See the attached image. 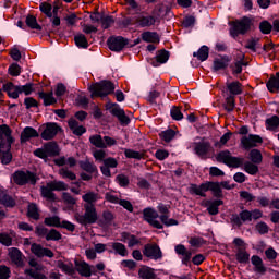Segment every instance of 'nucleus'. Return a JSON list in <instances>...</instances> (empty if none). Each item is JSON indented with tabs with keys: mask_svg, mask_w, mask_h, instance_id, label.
Wrapping results in <instances>:
<instances>
[{
	"mask_svg": "<svg viewBox=\"0 0 279 279\" xmlns=\"http://www.w3.org/2000/svg\"><path fill=\"white\" fill-rule=\"evenodd\" d=\"M160 12H162V7H156L151 14L147 12L137 13L134 16V23L137 27H156L160 25Z\"/></svg>",
	"mask_w": 279,
	"mask_h": 279,
	"instance_id": "f257e3e1",
	"label": "nucleus"
},
{
	"mask_svg": "<svg viewBox=\"0 0 279 279\" xmlns=\"http://www.w3.org/2000/svg\"><path fill=\"white\" fill-rule=\"evenodd\" d=\"M66 189H69V186L62 181L49 182L46 186H41V197H45L49 202H56L53 191H66Z\"/></svg>",
	"mask_w": 279,
	"mask_h": 279,
	"instance_id": "f03ea898",
	"label": "nucleus"
},
{
	"mask_svg": "<svg viewBox=\"0 0 279 279\" xmlns=\"http://www.w3.org/2000/svg\"><path fill=\"white\" fill-rule=\"evenodd\" d=\"M88 90L92 93V97H106V95H110V93L114 92V84L108 81H102L90 85Z\"/></svg>",
	"mask_w": 279,
	"mask_h": 279,
	"instance_id": "7ed1b4c3",
	"label": "nucleus"
},
{
	"mask_svg": "<svg viewBox=\"0 0 279 279\" xmlns=\"http://www.w3.org/2000/svg\"><path fill=\"white\" fill-rule=\"evenodd\" d=\"M217 160L218 162H223L227 167H232L233 169L243 167V162H245V159L241 157H232L228 150L220 151L217 156Z\"/></svg>",
	"mask_w": 279,
	"mask_h": 279,
	"instance_id": "20e7f679",
	"label": "nucleus"
},
{
	"mask_svg": "<svg viewBox=\"0 0 279 279\" xmlns=\"http://www.w3.org/2000/svg\"><path fill=\"white\" fill-rule=\"evenodd\" d=\"M85 214L84 215H76V221L82 226H86L88 223H95L98 219L97 217V209L95 205H84Z\"/></svg>",
	"mask_w": 279,
	"mask_h": 279,
	"instance_id": "39448f33",
	"label": "nucleus"
},
{
	"mask_svg": "<svg viewBox=\"0 0 279 279\" xmlns=\"http://www.w3.org/2000/svg\"><path fill=\"white\" fill-rule=\"evenodd\" d=\"M35 156L37 158H49L51 156H58L60 154V148L58 147V144L53 142H49L43 146V148H38L34 151Z\"/></svg>",
	"mask_w": 279,
	"mask_h": 279,
	"instance_id": "423d86ee",
	"label": "nucleus"
},
{
	"mask_svg": "<svg viewBox=\"0 0 279 279\" xmlns=\"http://www.w3.org/2000/svg\"><path fill=\"white\" fill-rule=\"evenodd\" d=\"M37 180L38 178H36V174L29 171H16L13 174V182L20 186H23L24 184H36Z\"/></svg>",
	"mask_w": 279,
	"mask_h": 279,
	"instance_id": "0eeeda50",
	"label": "nucleus"
},
{
	"mask_svg": "<svg viewBox=\"0 0 279 279\" xmlns=\"http://www.w3.org/2000/svg\"><path fill=\"white\" fill-rule=\"evenodd\" d=\"M144 219L149 223V226H153V228H157V230H162V223L158 221V211L154 208H145L143 210Z\"/></svg>",
	"mask_w": 279,
	"mask_h": 279,
	"instance_id": "6e6552de",
	"label": "nucleus"
},
{
	"mask_svg": "<svg viewBox=\"0 0 279 279\" xmlns=\"http://www.w3.org/2000/svg\"><path fill=\"white\" fill-rule=\"evenodd\" d=\"M107 109L113 117L119 119L120 123H130V118L125 116V111L118 104L108 102Z\"/></svg>",
	"mask_w": 279,
	"mask_h": 279,
	"instance_id": "1a4fd4ad",
	"label": "nucleus"
},
{
	"mask_svg": "<svg viewBox=\"0 0 279 279\" xmlns=\"http://www.w3.org/2000/svg\"><path fill=\"white\" fill-rule=\"evenodd\" d=\"M251 22L250 19L243 17L241 21H238L233 24V27L231 28V35L239 36V34H245L247 29H250Z\"/></svg>",
	"mask_w": 279,
	"mask_h": 279,
	"instance_id": "9d476101",
	"label": "nucleus"
},
{
	"mask_svg": "<svg viewBox=\"0 0 279 279\" xmlns=\"http://www.w3.org/2000/svg\"><path fill=\"white\" fill-rule=\"evenodd\" d=\"M60 126L57 123L50 122L47 123L44 128V131L41 132V138L44 141H51L58 132H60Z\"/></svg>",
	"mask_w": 279,
	"mask_h": 279,
	"instance_id": "9b49d317",
	"label": "nucleus"
},
{
	"mask_svg": "<svg viewBox=\"0 0 279 279\" xmlns=\"http://www.w3.org/2000/svg\"><path fill=\"white\" fill-rule=\"evenodd\" d=\"M259 143H263V138L258 135H244L241 138V145L244 149H252V147H256Z\"/></svg>",
	"mask_w": 279,
	"mask_h": 279,
	"instance_id": "f8f14e48",
	"label": "nucleus"
},
{
	"mask_svg": "<svg viewBox=\"0 0 279 279\" xmlns=\"http://www.w3.org/2000/svg\"><path fill=\"white\" fill-rule=\"evenodd\" d=\"M31 252L37 256V258H44V256H47V258H53V252L49 248L43 247L40 244H32Z\"/></svg>",
	"mask_w": 279,
	"mask_h": 279,
	"instance_id": "ddd939ff",
	"label": "nucleus"
},
{
	"mask_svg": "<svg viewBox=\"0 0 279 279\" xmlns=\"http://www.w3.org/2000/svg\"><path fill=\"white\" fill-rule=\"evenodd\" d=\"M144 256H147V258H151L153 260H158L162 258V251H160L158 245H146Z\"/></svg>",
	"mask_w": 279,
	"mask_h": 279,
	"instance_id": "4468645a",
	"label": "nucleus"
},
{
	"mask_svg": "<svg viewBox=\"0 0 279 279\" xmlns=\"http://www.w3.org/2000/svg\"><path fill=\"white\" fill-rule=\"evenodd\" d=\"M125 45H128V40L123 37H111L108 40V46L111 51H122Z\"/></svg>",
	"mask_w": 279,
	"mask_h": 279,
	"instance_id": "2eb2a0df",
	"label": "nucleus"
},
{
	"mask_svg": "<svg viewBox=\"0 0 279 279\" xmlns=\"http://www.w3.org/2000/svg\"><path fill=\"white\" fill-rule=\"evenodd\" d=\"M158 210L161 214L160 216L161 223H163L165 226H178V220L169 218V216H167V213H169V209L167 208V206L160 204L158 205Z\"/></svg>",
	"mask_w": 279,
	"mask_h": 279,
	"instance_id": "dca6fc26",
	"label": "nucleus"
},
{
	"mask_svg": "<svg viewBox=\"0 0 279 279\" xmlns=\"http://www.w3.org/2000/svg\"><path fill=\"white\" fill-rule=\"evenodd\" d=\"M0 158L2 165H10L12 162V154L10 153V144L1 142L0 144Z\"/></svg>",
	"mask_w": 279,
	"mask_h": 279,
	"instance_id": "f3484780",
	"label": "nucleus"
},
{
	"mask_svg": "<svg viewBox=\"0 0 279 279\" xmlns=\"http://www.w3.org/2000/svg\"><path fill=\"white\" fill-rule=\"evenodd\" d=\"M3 90L11 99H19V95H21V85H14V83L9 82L3 85Z\"/></svg>",
	"mask_w": 279,
	"mask_h": 279,
	"instance_id": "a211bd4d",
	"label": "nucleus"
},
{
	"mask_svg": "<svg viewBox=\"0 0 279 279\" xmlns=\"http://www.w3.org/2000/svg\"><path fill=\"white\" fill-rule=\"evenodd\" d=\"M174 252L181 256V260L183 263V265H187L189 260H191V257L193 256V253L189 250H186V247L182 244H178L174 247Z\"/></svg>",
	"mask_w": 279,
	"mask_h": 279,
	"instance_id": "6ab92c4d",
	"label": "nucleus"
},
{
	"mask_svg": "<svg viewBox=\"0 0 279 279\" xmlns=\"http://www.w3.org/2000/svg\"><path fill=\"white\" fill-rule=\"evenodd\" d=\"M76 271L85 278H90L93 276V266L88 265L86 262H75Z\"/></svg>",
	"mask_w": 279,
	"mask_h": 279,
	"instance_id": "aec40b11",
	"label": "nucleus"
},
{
	"mask_svg": "<svg viewBox=\"0 0 279 279\" xmlns=\"http://www.w3.org/2000/svg\"><path fill=\"white\" fill-rule=\"evenodd\" d=\"M68 125L72 134H75V136H82V134H86V128H84V125H80L77 120L73 118L68 121Z\"/></svg>",
	"mask_w": 279,
	"mask_h": 279,
	"instance_id": "412c9836",
	"label": "nucleus"
},
{
	"mask_svg": "<svg viewBox=\"0 0 279 279\" xmlns=\"http://www.w3.org/2000/svg\"><path fill=\"white\" fill-rule=\"evenodd\" d=\"M38 136L39 134L38 131H36V129L32 126H26L23 129L21 133V143H27L29 138H38Z\"/></svg>",
	"mask_w": 279,
	"mask_h": 279,
	"instance_id": "4be33fe9",
	"label": "nucleus"
},
{
	"mask_svg": "<svg viewBox=\"0 0 279 279\" xmlns=\"http://www.w3.org/2000/svg\"><path fill=\"white\" fill-rule=\"evenodd\" d=\"M187 191L189 193H191V195H198L199 197H206V192L208 191V187L206 186V183H203L201 185L191 184Z\"/></svg>",
	"mask_w": 279,
	"mask_h": 279,
	"instance_id": "5701e85b",
	"label": "nucleus"
},
{
	"mask_svg": "<svg viewBox=\"0 0 279 279\" xmlns=\"http://www.w3.org/2000/svg\"><path fill=\"white\" fill-rule=\"evenodd\" d=\"M9 256L12 260V263H14V265H17V267L23 266V253H21V251L16 247H12L9 250Z\"/></svg>",
	"mask_w": 279,
	"mask_h": 279,
	"instance_id": "b1692460",
	"label": "nucleus"
},
{
	"mask_svg": "<svg viewBox=\"0 0 279 279\" xmlns=\"http://www.w3.org/2000/svg\"><path fill=\"white\" fill-rule=\"evenodd\" d=\"M251 262L252 265H254L257 274H265V271H267V268H265V265L263 264V258H260L258 255H253L251 257Z\"/></svg>",
	"mask_w": 279,
	"mask_h": 279,
	"instance_id": "393cba45",
	"label": "nucleus"
},
{
	"mask_svg": "<svg viewBox=\"0 0 279 279\" xmlns=\"http://www.w3.org/2000/svg\"><path fill=\"white\" fill-rule=\"evenodd\" d=\"M39 99H43L44 106H53L58 100L53 97V92L45 93L40 92Z\"/></svg>",
	"mask_w": 279,
	"mask_h": 279,
	"instance_id": "a878e982",
	"label": "nucleus"
},
{
	"mask_svg": "<svg viewBox=\"0 0 279 279\" xmlns=\"http://www.w3.org/2000/svg\"><path fill=\"white\" fill-rule=\"evenodd\" d=\"M207 191H211L215 197H221V184L219 182H206Z\"/></svg>",
	"mask_w": 279,
	"mask_h": 279,
	"instance_id": "bb28decb",
	"label": "nucleus"
},
{
	"mask_svg": "<svg viewBox=\"0 0 279 279\" xmlns=\"http://www.w3.org/2000/svg\"><path fill=\"white\" fill-rule=\"evenodd\" d=\"M267 88L270 93H278L279 92V72L276 76H272L267 82Z\"/></svg>",
	"mask_w": 279,
	"mask_h": 279,
	"instance_id": "cd10ccee",
	"label": "nucleus"
},
{
	"mask_svg": "<svg viewBox=\"0 0 279 279\" xmlns=\"http://www.w3.org/2000/svg\"><path fill=\"white\" fill-rule=\"evenodd\" d=\"M227 89L230 95H241L243 93V85L239 82L227 83Z\"/></svg>",
	"mask_w": 279,
	"mask_h": 279,
	"instance_id": "c85d7f7f",
	"label": "nucleus"
},
{
	"mask_svg": "<svg viewBox=\"0 0 279 279\" xmlns=\"http://www.w3.org/2000/svg\"><path fill=\"white\" fill-rule=\"evenodd\" d=\"M89 142L94 147H97L98 149H106V145L104 144V137L99 134L92 135L89 137Z\"/></svg>",
	"mask_w": 279,
	"mask_h": 279,
	"instance_id": "c756f323",
	"label": "nucleus"
},
{
	"mask_svg": "<svg viewBox=\"0 0 279 279\" xmlns=\"http://www.w3.org/2000/svg\"><path fill=\"white\" fill-rule=\"evenodd\" d=\"M222 205H223V201L221 199L209 202L208 208H207L209 215H218L219 206H222Z\"/></svg>",
	"mask_w": 279,
	"mask_h": 279,
	"instance_id": "7c9ffc66",
	"label": "nucleus"
},
{
	"mask_svg": "<svg viewBox=\"0 0 279 279\" xmlns=\"http://www.w3.org/2000/svg\"><path fill=\"white\" fill-rule=\"evenodd\" d=\"M142 39L145 43H160V37L158 34L153 33V32H145L142 34Z\"/></svg>",
	"mask_w": 279,
	"mask_h": 279,
	"instance_id": "2f4dec72",
	"label": "nucleus"
},
{
	"mask_svg": "<svg viewBox=\"0 0 279 279\" xmlns=\"http://www.w3.org/2000/svg\"><path fill=\"white\" fill-rule=\"evenodd\" d=\"M208 149H210V144L207 142H201L195 144V153L198 156H204V154L208 153Z\"/></svg>",
	"mask_w": 279,
	"mask_h": 279,
	"instance_id": "473e14b6",
	"label": "nucleus"
},
{
	"mask_svg": "<svg viewBox=\"0 0 279 279\" xmlns=\"http://www.w3.org/2000/svg\"><path fill=\"white\" fill-rule=\"evenodd\" d=\"M75 45L81 49H88V40L84 34H77L74 37Z\"/></svg>",
	"mask_w": 279,
	"mask_h": 279,
	"instance_id": "72a5a7b5",
	"label": "nucleus"
},
{
	"mask_svg": "<svg viewBox=\"0 0 279 279\" xmlns=\"http://www.w3.org/2000/svg\"><path fill=\"white\" fill-rule=\"evenodd\" d=\"M140 277L143 279H154L156 278V272L149 267H143L140 269Z\"/></svg>",
	"mask_w": 279,
	"mask_h": 279,
	"instance_id": "f704fd0d",
	"label": "nucleus"
},
{
	"mask_svg": "<svg viewBox=\"0 0 279 279\" xmlns=\"http://www.w3.org/2000/svg\"><path fill=\"white\" fill-rule=\"evenodd\" d=\"M229 60L227 58H218L214 61V70L215 71H221L222 69H226L229 64Z\"/></svg>",
	"mask_w": 279,
	"mask_h": 279,
	"instance_id": "c9c22d12",
	"label": "nucleus"
},
{
	"mask_svg": "<svg viewBox=\"0 0 279 279\" xmlns=\"http://www.w3.org/2000/svg\"><path fill=\"white\" fill-rule=\"evenodd\" d=\"M267 130H278L279 129V118L278 116H272L266 120Z\"/></svg>",
	"mask_w": 279,
	"mask_h": 279,
	"instance_id": "e433bc0d",
	"label": "nucleus"
},
{
	"mask_svg": "<svg viewBox=\"0 0 279 279\" xmlns=\"http://www.w3.org/2000/svg\"><path fill=\"white\" fill-rule=\"evenodd\" d=\"M193 56L194 58L201 60V62H205V60H208V48L203 46L197 52H194Z\"/></svg>",
	"mask_w": 279,
	"mask_h": 279,
	"instance_id": "4c0bfd02",
	"label": "nucleus"
},
{
	"mask_svg": "<svg viewBox=\"0 0 279 279\" xmlns=\"http://www.w3.org/2000/svg\"><path fill=\"white\" fill-rule=\"evenodd\" d=\"M12 131L9 125H0V138H7L9 143H12Z\"/></svg>",
	"mask_w": 279,
	"mask_h": 279,
	"instance_id": "58836bf2",
	"label": "nucleus"
},
{
	"mask_svg": "<svg viewBox=\"0 0 279 279\" xmlns=\"http://www.w3.org/2000/svg\"><path fill=\"white\" fill-rule=\"evenodd\" d=\"M0 202L3 204V206H7L9 208H12L15 206V202L5 193L1 192L0 194Z\"/></svg>",
	"mask_w": 279,
	"mask_h": 279,
	"instance_id": "ea45409f",
	"label": "nucleus"
},
{
	"mask_svg": "<svg viewBox=\"0 0 279 279\" xmlns=\"http://www.w3.org/2000/svg\"><path fill=\"white\" fill-rule=\"evenodd\" d=\"M57 267H59V269H61V271H64V274H69L70 276L73 275V272H74L73 264H64V262L58 260Z\"/></svg>",
	"mask_w": 279,
	"mask_h": 279,
	"instance_id": "a19ab883",
	"label": "nucleus"
},
{
	"mask_svg": "<svg viewBox=\"0 0 279 279\" xmlns=\"http://www.w3.org/2000/svg\"><path fill=\"white\" fill-rule=\"evenodd\" d=\"M83 202H86L87 205L93 206L97 199H99V196L95 194L94 192H88L85 195L82 196Z\"/></svg>",
	"mask_w": 279,
	"mask_h": 279,
	"instance_id": "79ce46f5",
	"label": "nucleus"
},
{
	"mask_svg": "<svg viewBox=\"0 0 279 279\" xmlns=\"http://www.w3.org/2000/svg\"><path fill=\"white\" fill-rule=\"evenodd\" d=\"M39 10L40 12H43V14H46L48 19H51L53 16V13L51 12V10H53V7L50 3L41 2L39 5Z\"/></svg>",
	"mask_w": 279,
	"mask_h": 279,
	"instance_id": "37998d69",
	"label": "nucleus"
},
{
	"mask_svg": "<svg viewBox=\"0 0 279 279\" xmlns=\"http://www.w3.org/2000/svg\"><path fill=\"white\" fill-rule=\"evenodd\" d=\"M160 138H162V141H166V143H169L171 141H173V138L175 137V131L174 130H166L163 132H161L159 134Z\"/></svg>",
	"mask_w": 279,
	"mask_h": 279,
	"instance_id": "c03bdc74",
	"label": "nucleus"
},
{
	"mask_svg": "<svg viewBox=\"0 0 279 279\" xmlns=\"http://www.w3.org/2000/svg\"><path fill=\"white\" fill-rule=\"evenodd\" d=\"M123 241L124 243H128L129 247H134L135 245H138L140 241L134 235H130L128 233H123Z\"/></svg>",
	"mask_w": 279,
	"mask_h": 279,
	"instance_id": "a18cd8bd",
	"label": "nucleus"
},
{
	"mask_svg": "<svg viewBox=\"0 0 279 279\" xmlns=\"http://www.w3.org/2000/svg\"><path fill=\"white\" fill-rule=\"evenodd\" d=\"M244 171L248 173L250 175H256L258 173V166L246 161L244 162Z\"/></svg>",
	"mask_w": 279,
	"mask_h": 279,
	"instance_id": "49530a36",
	"label": "nucleus"
},
{
	"mask_svg": "<svg viewBox=\"0 0 279 279\" xmlns=\"http://www.w3.org/2000/svg\"><path fill=\"white\" fill-rule=\"evenodd\" d=\"M112 247H113L114 252L117 254H119L120 256H128V248H125V245H123L122 243L114 242L112 244Z\"/></svg>",
	"mask_w": 279,
	"mask_h": 279,
	"instance_id": "de8ad7c7",
	"label": "nucleus"
},
{
	"mask_svg": "<svg viewBox=\"0 0 279 279\" xmlns=\"http://www.w3.org/2000/svg\"><path fill=\"white\" fill-rule=\"evenodd\" d=\"M250 158L255 165H260V162H263V155L258 151V149L251 150Z\"/></svg>",
	"mask_w": 279,
	"mask_h": 279,
	"instance_id": "09e8293b",
	"label": "nucleus"
},
{
	"mask_svg": "<svg viewBox=\"0 0 279 279\" xmlns=\"http://www.w3.org/2000/svg\"><path fill=\"white\" fill-rule=\"evenodd\" d=\"M235 256L238 263H250V255L246 251L239 250Z\"/></svg>",
	"mask_w": 279,
	"mask_h": 279,
	"instance_id": "8fccbe9b",
	"label": "nucleus"
},
{
	"mask_svg": "<svg viewBox=\"0 0 279 279\" xmlns=\"http://www.w3.org/2000/svg\"><path fill=\"white\" fill-rule=\"evenodd\" d=\"M28 217L36 220L39 219L40 214H38V207L36 206V204L28 205Z\"/></svg>",
	"mask_w": 279,
	"mask_h": 279,
	"instance_id": "3c124183",
	"label": "nucleus"
},
{
	"mask_svg": "<svg viewBox=\"0 0 279 279\" xmlns=\"http://www.w3.org/2000/svg\"><path fill=\"white\" fill-rule=\"evenodd\" d=\"M61 239H62V235L60 234V232L56 231V229L50 230L46 234L47 241H60Z\"/></svg>",
	"mask_w": 279,
	"mask_h": 279,
	"instance_id": "603ef678",
	"label": "nucleus"
},
{
	"mask_svg": "<svg viewBox=\"0 0 279 279\" xmlns=\"http://www.w3.org/2000/svg\"><path fill=\"white\" fill-rule=\"evenodd\" d=\"M26 25L31 27V29H43L33 15L26 17Z\"/></svg>",
	"mask_w": 279,
	"mask_h": 279,
	"instance_id": "864d4df0",
	"label": "nucleus"
},
{
	"mask_svg": "<svg viewBox=\"0 0 279 279\" xmlns=\"http://www.w3.org/2000/svg\"><path fill=\"white\" fill-rule=\"evenodd\" d=\"M170 114L172 119H174V121H182V119H184V114H182V110H180V108L178 107H173L170 110Z\"/></svg>",
	"mask_w": 279,
	"mask_h": 279,
	"instance_id": "5fc2aeb1",
	"label": "nucleus"
},
{
	"mask_svg": "<svg viewBox=\"0 0 279 279\" xmlns=\"http://www.w3.org/2000/svg\"><path fill=\"white\" fill-rule=\"evenodd\" d=\"M81 167L82 169H84V171H87L88 173H95V171H97V167H95V165H93V162L88 160L82 161Z\"/></svg>",
	"mask_w": 279,
	"mask_h": 279,
	"instance_id": "6e6d98bb",
	"label": "nucleus"
},
{
	"mask_svg": "<svg viewBox=\"0 0 279 279\" xmlns=\"http://www.w3.org/2000/svg\"><path fill=\"white\" fill-rule=\"evenodd\" d=\"M46 226H54V228H60V217L53 216L45 219Z\"/></svg>",
	"mask_w": 279,
	"mask_h": 279,
	"instance_id": "4d7b16f0",
	"label": "nucleus"
},
{
	"mask_svg": "<svg viewBox=\"0 0 279 279\" xmlns=\"http://www.w3.org/2000/svg\"><path fill=\"white\" fill-rule=\"evenodd\" d=\"M59 173L62 178L68 179V180H75V173L71 172L69 169L66 168H61L59 170Z\"/></svg>",
	"mask_w": 279,
	"mask_h": 279,
	"instance_id": "13d9d810",
	"label": "nucleus"
},
{
	"mask_svg": "<svg viewBox=\"0 0 279 279\" xmlns=\"http://www.w3.org/2000/svg\"><path fill=\"white\" fill-rule=\"evenodd\" d=\"M100 23L104 29H108V27L114 23V19H112V16L102 15Z\"/></svg>",
	"mask_w": 279,
	"mask_h": 279,
	"instance_id": "bf43d9fd",
	"label": "nucleus"
},
{
	"mask_svg": "<svg viewBox=\"0 0 279 279\" xmlns=\"http://www.w3.org/2000/svg\"><path fill=\"white\" fill-rule=\"evenodd\" d=\"M34 90V84L28 83L26 85H20V94L32 95Z\"/></svg>",
	"mask_w": 279,
	"mask_h": 279,
	"instance_id": "052dcab7",
	"label": "nucleus"
},
{
	"mask_svg": "<svg viewBox=\"0 0 279 279\" xmlns=\"http://www.w3.org/2000/svg\"><path fill=\"white\" fill-rule=\"evenodd\" d=\"M93 156L95 158V160H97L98 162H104V158H106V150L104 149H96L93 153Z\"/></svg>",
	"mask_w": 279,
	"mask_h": 279,
	"instance_id": "680f3d73",
	"label": "nucleus"
},
{
	"mask_svg": "<svg viewBox=\"0 0 279 279\" xmlns=\"http://www.w3.org/2000/svg\"><path fill=\"white\" fill-rule=\"evenodd\" d=\"M234 106H235L234 96H228L226 98V106H225L226 110L228 112H232V110H234Z\"/></svg>",
	"mask_w": 279,
	"mask_h": 279,
	"instance_id": "e2e57ef3",
	"label": "nucleus"
},
{
	"mask_svg": "<svg viewBox=\"0 0 279 279\" xmlns=\"http://www.w3.org/2000/svg\"><path fill=\"white\" fill-rule=\"evenodd\" d=\"M167 60H169V52L166 50H161L158 54H157V62L159 64H165V62H167Z\"/></svg>",
	"mask_w": 279,
	"mask_h": 279,
	"instance_id": "0e129e2a",
	"label": "nucleus"
},
{
	"mask_svg": "<svg viewBox=\"0 0 279 279\" xmlns=\"http://www.w3.org/2000/svg\"><path fill=\"white\" fill-rule=\"evenodd\" d=\"M25 274H27V276H31V278L34 279H47V277L43 274H39L38 271L34 270V269H26Z\"/></svg>",
	"mask_w": 279,
	"mask_h": 279,
	"instance_id": "69168bd1",
	"label": "nucleus"
},
{
	"mask_svg": "<svg viewBox=\"0 0 279 279\" xmlns=\"http://www.w3.org/2000/svg\"><path fill=\"white\" fill-rule=\"evenodd\" d=\"M116 182H118L120 186H128V184H130V179H128L125 174H118Z\"/></svg>",
	"mask_w": 279,
	"mask_h": 279,
	"instance_id": "338daca9",
	"label": "nucleus"
},
{
	"mask_svg": "<svg viewBox=\"0 0 279 279\" xmlns=\"http://www.w3.org/2000/svg\"><path fill=\"white\" fill-rule=\"evenodd\" d=\"M10 278V268L8 266H0V279Z\"/></svg>",
	"mask_w": 279,
	"mask_h": 279,
	"instance_id": "774afa93",
	"label": "nucleus"
}]
</instances>
